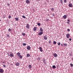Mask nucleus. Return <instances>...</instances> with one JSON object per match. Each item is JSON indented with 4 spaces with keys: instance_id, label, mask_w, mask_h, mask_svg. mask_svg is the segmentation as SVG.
Listing matches in <instances>:
<instances>
[{
    "instance_id": "obj_20",
    "label": "nucleus",
    "mask_w": 73,
    "mask_h": 73,
    "mask_svg": "<svg viewBox=\"0 0 73 73\" xmlns=\"http://www.w3.org/2000/svg\"><path fill=\"white\" fill-rule=\"evenodd\" d=\"M15 19L16 21H18L19 20V18L17 17L15 18Z\"/></svg>"
},
{
    "instance_id": "obj_23",
    "label": "nucleus",
    "mask_w": 73,
    "mask_h": 73,
    "mask_svg": "<svg viewBox=\"0 0 73 73\" xmlns=\"http://www.w3.org/2000/svg\"><path fill=\"white\" fill-rule=\"evenodd\" d=\"M52 68L53 69H55L56 68V66L55 65H53L52 66Z\"/></svg>"
},
{
    "instance_id": "obj_30",
    "label": "nucleus",
    "mask_w": 73,
    "mask_h": 73,
    "mask_svg": "<svg viewBox=\"0 0 73 73\" xmlns=\"http://www.w3.org/2000/svg\"><path fill=\"white\" fill-rule=\"evenodd\" d=\"M58 46H60V44H61V43H60V42H58Z\"/></svg>"
},
{
    "instance_id": "obj_12",
    "label": "nucleus",
    "mask_w": 73,
    "mask_h": 73,
    "mask_svg": "<svg viewBox=\"0 0 73 73\" xmlns=\"http://www.w3.org/2000/svg\"><path fill=\"white\" fill-rule=\"evenodd\" d=\"M16 65H17V66H19V65H20V63L17 62L16 63Z\"/></svg>"
},
{
    "instance_id": "obj_46",
    "label": "nucleus",
    "mask_w": 73,
    "mask_h": 73,
    "mask_svg": "<svg viewBox=\"0 0 73 73\" xmlns=\"http://www.w3.org/2000/svg\"><path fill=\"white\" fill-rule=\"evenodd\" d=\"M67 24H69V22H67Z\"/></svg>"
},
{
    "instance_id": "obj_1",
    "label": "nucleus",
    "mask_w": 73,
    "mask_h": 73,
    "mask_svg": "<svg viewBox=\"0 0 73 73\" xmlns=\"http://www.w3.org/2000/svg\"><path fill=\"white\" fill-rule=\"evenodd\" d=\"M4 72V70L2 69H0V73H3Z\"/></svg>"
},
{
    "instance_id": "obj_8",
    "label": "nucleus",
    "mask_w": 73,
    "mask_h": 73,
    "mask_svg": "<svg viewBox=\"0 0 73 73\" xmlns=\"http://www.w3.org/2000/svg\"><path fill=\"white\" fill-rule=\"evenodd\" d=\"M39 49L40 52H42V47H39Z\"/></svg>"
},
{
    "instance_id": "obj_14",
    "label": "nucleus",
    "mask_w": 73,
    "mask_h": 73,
    "mask_svg": "<svg viewBox=\"0 0 73 73\" xmlns=\"http://www.w3.org/2000/svg\"><path fill=\"white\" fill-rule=\"evenodd\" d=\"M26 2L27 4H29V0H26Z\"/></svg>"
},
{
    "instance_id": "obj_4",
    "label": "nucleus",
    "mask_w": 73,
    "mask_h": 73,
    "mask_svg": "<svg viewBox=\"0 0 73 73\" xmlns=\"http://www.w3.org/2000/svg\"><path fill=\"white\" fill-rule=\"evenodd\" d=\"M66 37L67 38H69V36H70V34H67L66 35Z\"/></svg>"
},
{
    "instance_id": "obj_48",
    "label": "nucleus",
    "mask_w": 73,
    "mask_h": 73,
    "mask_svg": "<svg viewBox=\"0 0 73 73\" xmlns=\"http://www.w3.org/2000/svg\"><path fill=\"white\" fill-rule=\"evenodd\" d=\"M61 46H63V44H61Z\"/></svg>"
},
{
    "instance_id": "obj_35",
    "label": "nucleus",
    "mask_w": 73,
    "mask_h": 73,
    "mask_svg": "<svg viewBox=\"0 0 73 73\" xmlns=\"http://www.w3.org/2000/svg\"><path fill=\"white\" fill-rule=\"evenodd\" d=\"M66 0H64V3H66Z\"/></svg>"
},
{
    "instance_id": "obj_28",
    "label": "nucleus",
    "mask_w": 73,
    "mask_h": 73,
    "mask_svg": "<svg viewBox=\"0 0 73 73\" xmlns=\"http://www.w3.org/2000/svg\"><path fill=\"white\" fill-rule=\"evenodd\" d=\"M23 45V46H25L26 45V44L25 43H23L22 44Z\"/></svg>"
},
{
    "instance_id": "obj_9",
    "label": "nucleus",
    "mask_w": 73,
    "mask_h": 73,
    "mask_svg": "<svg viewBox=\"0 0 73 73\" xmlns=\"http://www.w3.org/2000/svg\"><path fill=\"white\" fill-rule=\"evenodd\" d=\"M68 6L69 7H73V6L72 5V4L70 3L69 4Z\"/></svg>"
},
{
    "instance_id": "obj_40",
    "label": "nucleus",
    "mask_w": 73,
    "mask_h": 73,
    "mask_svg": "<svg viewBox=\"0 0 73 73\" xmlns=\"http://www.w3.org/2000/svg\"><path fill=\"white\" fill-rule=\"evenodd\" d=\"M46 21H49V19H46Z\"/></svg>"
},
{
    "instance_id": "obj_41",
    "label": "nucleus",
    "mask_w": 73,
    "mask_h": 73,
    "mask_svg": "<svg viewBox=\"0 0 73 73\" xmlns=\"http://www.w3.org/2000/svg\"><path fill=\"white\" fill-rule=\"evenodd\" d=\"M69 41H72V39L70 38L69 39Z\"/></svg>"
},
{
    "instance_id": "obj_45",
    "label": "nucleus",
    "mask_w": 73,
    "mask_h": 73,
    "mask_svg": "<svg viewBox=\"0 0 73 73\" xmlns=\"http://www.w3.org/2000/svg\"><path fill=\"white\" fill-rule=\"evenodd\" d=\"M68 22H69V21H70V20H68Z\"/></svg>"
},
{
    "instance_id": "obj_17",
    "label": "nucleus",
    "mask_w": 73,
    "mask_h": 73,
    "mask_svg": "<svg viewBox=\"0 0 73 73\" xmlns=\"http://www.w3.org/2000/svg\"><path fill=\"white\" fill-rule=\"evenodd\" d=\"M19 57L20 59H21V58H23V56L21 55H20L19 56Z\"/></svg>"
},
{
    "instance_id": "obj_33",
    "label": "nucleus",
    "mask_w": 73,
    "mask_h": 73,
    "mask_svg": "<svg viewBox=\"0 0 73 73\" xmlns=\"http://www.w3.org/2000/svg\"><path fill=\"white\" fill-rule=\"evenodd\" d=\"M8 31L9 32H11V29H8Z\"/></svg>"
},
{
    "instance_id": "obj_38",
    "label": "nucleus",
    "mask_w": 73,
    "mask_h": 73,
    "mask_svg": "<svg viewBox=\"0 0 73 73\" xmlns=\"http://www.w3.org/2000/svg\"><path fill=\"white\" fill-rule=\"evenodd\" d=\"M52 15L53 16H55V15L54 14H52Z\"/></svg>"
},
{
    "instance_id": "obj_7",
    "label": "nucleus",
    "mask_w": 73,
    "mask_h": 73,
    "mask_svg": "<svg viewBox=\"0 0 73 73\" xmlns=\"http://www.w3.org/2000/svg\"><path fill=\"white\" fill-rule=\"evenodd\" d=\"M31 49V47L30 46H27V49L29 50Z\"/></svg>"
},
{
    "instance_id": "obj_24",
    "label": "nucleus",
    "mask_w": 73,
    "mask_h": 73,
    "mask_svg": "<svg viewBox=\"0 0 73 73\" xmlns=\"http://www.w3.org/2000/svg\"><path fill=\"white\" fill-rule=\"evenodd\" d=\"M63 45H64L65 46H66L67 45V44L66 43H64Z\"/></svg>"
},
{
    "instance_id": "obj_44",
    "label": "nucleus",
    "mask_w": 73,
    "mask_h": 73,
    "mask_svg": "<svg viewBox=\"0 0 73 73\" xmlns=\"http://www.w3.org/2000/svg\"><path fill=\"white\" fill-rule=\"evenodd\" d=\"M3 66H4V67H5V66H5V65H3Z\"/></svg>"
},
{
    "instance_id": "obj_6",
    "label": "nucleus",
    "mask_w": 73,
    "mask_h": 73,
    "mask_svg": "<svg viewBox=\"0 0 73 73\" xmlns=\"http://www.w3.org/2000/svg\"><path fill=\"white\" fill-rule=\"evenodd\" d=\"M42 60L43 61V62L45 64H46V61H45V58L43 59Z\"/></svg>"
},
{
    "instance_id": "obj_39",
    "label": "nucleus",
    "mask_w": 73,
    "mask_h": 73,
    "mask_svg": "<svg viewBox=\"0 0 73 73\" xmlns=\"http://www.w3.org/2000/svg\"><path fill=\"white\" fill-rule=\"evenodd\" d=\"M48 43L49 44H51V43H52V42H51L50 41H49L48 42Z\"/></svg>"
},
{
    "instance_id": "obj_43",
    "label": "nucleus",
    "mask_w": 73,
    "mask_h": 73,
    "mask_svg": "<svg viewBox=\"0 0 73 73\" xmlns=\"http://www.w3.org/2000/svg\"><path fill=\"white\" fill-rule=\"evenodd\" d=\"M7 37H9V35H7Z\"/></svg>"
},
{
    "instance_id": "obj_25",
    "label": "nucleus",
    "mask_w": 73,
    "mask_h": 73,
    "mask_svg": "<svg viewBox=\"0 0 73 73\" xmlns=\"http://www.w3.org/2000/svg\"><path fill=\"white\" fill-rule=\"evenodd\" d=\"M60 2L61 4H63V1H62V0H60Z\"/></svg>"
},
{
    "instance_id": "obj_42",
    "label": "nucleus",
    "mask_w": 73,
    "mask_h": 73,
    "mask_svg": "<svg viewBox=\"0 0 73 73\" xmlns=\"http://www.w3.org/2000/svg\"><path fill=\"white\" fill-rule=\"evenodd\" d=\"M7 5H8V6H9V5H10L9 4V3H7Z\"/></svg>"
},
{
    "instance_id": "obj_19",
    "label": "nucleus",
    "mask_w": 73,
    "mask_h": 73,
    "mask_svg": "<svg viewBox=\"0 0 73 73\" xmlns=\"http://www.w3.org/2000/svg\"><path fill=\"white\" fill-rule=\"evenodd\" d=\"M30 56H31V55H30V54H27V57H29Z\"/></svg>"
},
{
    "instance_id": "obj_29",
    "label": "nucleus",
    "mask_w": 73,
    "mask_h": 73,
    "mask_svg": "<svg viewBox=\"0 0 73 73\" xmlns=\"http://www.w3.org/2000/svg\"><path fill=\"white\" fill-rule=\"evenodd\" d=\"M38 25V26H40V23H38L37 24Z\"/></svg>"
},
{
    "instance_id": "obj_31",
    "label": "nucleus",
    "mask_w": 73,
    "mask_h": 73,
    "mask_svg": "<svg viewBox=\"0 0 73 73\" xmlns=\"http://www.w3.org/2000/svg\"><path fill=\"white\" fill-rule=\"evenodd\" d=\"M22 17L23 18H24V19H25V18H26V17H25V16L24 15L22 16Z\"/></svg>"
},
{
    "instance_id": "obj_37",
    "label": "nucleus",
    "mask_w": 73,
    "mask_h": 73,
    "mask_svg": "<svg viewBox=\"0 0 73 73\" xmlns=\"http://www.w3.org/2000/svg\"><path fill=\"white\" fill-rule=\"evenodd\" d=\"M67 31L68 32H69L70 31V30L69 29H67Z\"/></svg>"
},
{
    "instance_id": "obj_10",
    "label": "nucleus",
    "mask_w": 73,
    "mask_h": 73,
    "mask_svg": "<svg viewBox=\"0 0 73 73\" xmlns=\"http://www.w3.org/2000/svg\"><path fill=\"white\" fill-rule=\"evenodd\" d=\"M29 25L28 24H27L26 27L27 29H29Z\"/></svg>"
},
{
    "instance_id": "obj_15",
    "label": "nucleus",
    "mask_w": 73,
    "mask_h": 73,
    "mask_svg": "<svg viewBox=\"0 0 73 73\" xmlns=\"http://www.w3.org/2000/svg\"><path fill=\"white\" fill-rule=\"evenodd\" d=\"M29 69H31V68H32V66H31V65L29 64Z\"/></svg>"
},
{
    "instance_id": "obj_47",
    "label": "nucleus",
    "mask_w": 73,
    "mask_h": 73,
    "mask_svg": "<svg viewBox=\"0 0 73 73\" xmlns=\"http://www.w3.org/2000/svg\"><path fill=\"white\" fill-rule=\"evenodd\" d=\"M7 54L8 55H9V53L8 52L7 53Z\"/></svg>"
},
{
    "instance_id": "obj_49",
    "label": "nucleus",
    "mask_w": 73,
    "mask_h": 73,
    "mask_svg": "<svg viewBox=\"0 0 73 73\" xmlns=\"http://www.w3.org/2000/svg\"><path fill=\"white\" fill-rule=\"evenodd\" d=\"M8 56H10V55H9H9H8Z\"/></svg>"
},
{
    "instance_id": "obj_16",
    "label": "nucleus",
    "mask_w": 73,
    "mask_h": 73,
    "mask_svg": "<svg viewBox=\"0 0 73 73\" xmlns=\"http://www.w3.org/2000/svg\"><path fill=\"white\" fill-rule=\"evenodd\" d=\"M17 56H20V52H18L17 53Z\"/></svg>"
},
{
    "instance_id": "obj_36",
    "label": "nucleus",
    "mask_w": 73,
    "mask_h": 73,
    "mask_svg": "<svg viewBox=\"0 0 73 73\" xmlns=\"http://www.w3.org/2000/svg\"><path fill=\"white\" fill-rule=\"evenodd\" d=\"M51 11H54V9L53 8H52L51 9Z\"/></svg>"
},
{
    "instance_id": "obj_50",
    "label": "nucleus",
    "mask_w": 73,
    "mask_h": 73,
    "mask_svg": "<svg viewBox=\"0 0 73 73\" xmlns=\"http://www.w3.org/2000/svg\"><path fill=\"white\" fill-rule=\"evenodd\" d=\"M0 21H1V20L0 19Z\"/></svg>"
},
{
    "instance_id": "obj_22",
    "label": "nucleus",
    "mask_w": 73,
    "mask_h": 73,
    "mask_svg": "<svg viewBox=\"0 0 73 73\" xmlns=\"http://www.w3.org/2000/svg\"><path fill=\"white\" fill-rule=\"evenodd\" d=\"M26 34H25V33H23L22 34V36H25Z\"/></svg>"
},
{
    "instance_id": "obj_32",
    "label": "nucleus",
    "mask_w": 73,
    "mask_h": 73,
    "mask_svg": "<svg viewBox=\"0 0 73 73\" xmlns=\"http://www.w3.org/2000/svg\"><path fill=\"white\" fill-rule=\"evenodd\" d=\"M70 65L71 66V67H73V64L71 63L70 64Z\"/></svg>"
},
{
    "instance_id": "obj_3",
    "label": "nucleus",
    "mask_w": 73,
    "mask_h": 73,
    "mask_svg": "<svg viewBox=\"0 0 73 73\" xmlns=\"http://www.w3.org/2000/svg\"><path fill=\"white\" fill-rule=\"evenodd\" d=\"M53 56H54V57H57V54L56 53H55L53 54Z\"/></svg>"
},
{
    "instance_id": "obj_18",
    "label": "nucleus",
    "mask_w": 73,
    "mask_h": 73,
    "mask_svg": "<svg viewBox=\"0 0 73 73\" xmlns=\"http://www.w3.org/2000/svg\"><path fill=\"white\" fill-rule=\"evenodd\" d=\"M40 32H42L43 31V29L42 28H41L40 29Z\"/></svg>"
},
{
    "instance_id": "obj_26",
    "label": "nucleus",
    "mask_w": 73,
    "mask_h": 73,
    "mask_svg": "<svg viewBox=\"0 0 73 73\" xmlns=\"http://www.w3.org/2000/svg\"><path fill=\"white\" fill-rule=\"evenodd\" d=\"M40 59H41V58H40L39 57L38 58H37V60H38V61L39 60H40Z\"/></svg>"
},
{
    "instance_id": "obj_21",
    "label": "nucleus",
    "mask_w": 73,
    "mask_h": 73,
    "mask_svg": "<svg viewBox=\"0 0 73 73\" xmlns=\"http://www.w3.org/2000/svg\"><path fill=\"white\" fill-rule=\"evenodd\" d=\"M36 27H35L34 28H33V30L34 31H36Z\"/></svg>"
},
{
    "instance_id": "obj_11",
    "label": "nucleus",
    "mask_w": 73,
    "mask_h": 73,
    "mask_svg": "<svg viewBox=\"0 0 73 73\" xmlns=\"http://www.w3.org/2000/svg\"><path fill=\"white\" fill-rule=\"evenodd\" d=\"M42 34H43V32H40L39 33V35L40 36L42 35Z\"/></svg>"
},
{
    "instance_id": "obj_2",
    "label": "nucleus",
    "mask_w": 73,
    "mask_h": 73,
    "mask_svg": "<svg viewBox=\"0 0 73 73\" xmlns=\"http://www.w3.org/2000/svg\"><path fill=\"white\" fill-rule=\"evenodd\" d=\"M63 17V19H66V18L67 17V15H64Z\"/></svg>"
},
{
    "instance_id": "obj_13",
    "label": "nucleus",
    "mask_w": 73,
    "mask_h": 73,
    "mask_svg": "<svg viewBox=\"0 0 73 73\" xmlns=\"http://www.w3.org/2000/svg\"><path fill=\"white\" fill-rule=\"evenodd\" d=\"M10 57H13V53L10 54Z\"/></svg>"
},
{
    "instance_id": "obj_34",
    "label": "nucleus",
    "mask_w": 73,
    "mask_h": 73,
    "mask_svg": "<svg viewBox=\"0 0 73 73\" xmlns=\"http://www.w3.org/2000/svg\"><path fill=\"white\" fill-rule=\"evenodd\" d=\"M8 17H9V19H11V16L10 15H9V16Z\"/></svg>"
},
{
    "instance_id": "obj_5",
    "label": "nucleus",
    "mask_w": 73,
    "mask_h": 73,
    "mask_svg": "<svg viewBox=\"0 0 73 73\" xmlns=\"http://www.w3.org/2000/svg\"><path fill=\"white\" fill-rule=\"evenodd\" d=\"M43 38L44 39V40H46L47 39H48V38L46 36H44Z\"/></svg>"
},
{
    "instance_id": "obj_27",
    "label": "nucleus",
    "mask_w": 73,
    "mask_h": 73,
    "mask_svg": "<svg viewBox=\"0 0 73 73\" xmlns=\"http://www.w3.org/2000/svg\"><path fill=\"white\" fill-rule=\"evenodd\" d=\"M56 42L55 41H54L53 43L54 44V45L56 44Z\"/></svg>"
}]
</instances>
